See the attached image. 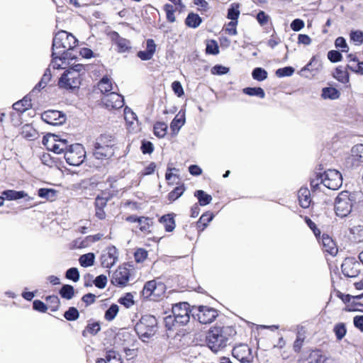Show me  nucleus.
Listing matches in <instances>:
<instances>
[{
	"instance_id": "f257e3e1",
	"label": "nucleus",
	"mask_w": 363,
	"mask_h": 363,
	"mask_svg": "<svg viewBox=\"0 0 363 363\" xmlns=\"http://www.w3.org/2000/svg\"><path fill=\"white\" fill-rule=\"evenodd\" d=\"M235 333L232 327H213L209 330L206 337L207 345L213 352H217L228 345L230 337Z\"/></svg>"
},
{
	"instance_id": "f03ea898",
	"label": "nucleus",
	"mask_w": 363,
	"mask_h": 363,
	"mask_svg": "<svg viewBox=\"0 0 363 363\" xmlns=\"http://www.w3.org/2000/svg\"><path fill=\"white\" fill-rule=\"evenodd\" d=\"M85 72L83 65L77 64L69 68L62 74L58 86L65 89L79 88L81 84V74Z\"/></svg>"
},
{
	"instance_id": "7ed1b4c3",
	"label": "nucleus",
	"mask_w": 363,
	"mask_h": 363,
	"mask_svg": "<svg viewBox=\"0 0 363 363\" xmlns=\"http://www.w3.org/2000/svg\"><path fill=\"white\" fill-rule=\"evenodd\" d=\"M77 45L75 37L65 30L58 32L53 38V55H64L67 50L73 49Z\"/></svg>"
},
{
	"instance_id": "20e7f679",
	"label": "nucleus",
	"mask_w": 363,
	"mask_h": 363,
	"mask_svg": "<svg viewBox=\"0 0 363 363\" xmlns=\"http://www.w3.org/2000/svg\"><path fill=\"white\" fill-rule=\"evenodd\" d=\"M355 203L354 195L347 191L339 193L334 201V211L337 216L345 218L349 216Z\"/></svg>"
},
{
	"instance_id": "39448f33",
	"label": "nucleus",
	"mask_w": 363,
	"mask_h": 363,
	"mask_svg": "<svg viewBox=\"0 0 363 363\" xmlns=\"http://www.w3.org/2000/svg\"><path fill=\"white\" fill-rule=\"evenodd\" d=\"M189 305L186 302L179 303L172 306L173 316L168 315L164 318L166 327L171 329L174 322L179 325H186L190 320Z\"/></svg>"
},
{
	"instance_id": "423d86ee",
	"label": "nucleus",
	"mask_w": 363,
	"mask_h": 363,
	"mask_svg": "<svg viewBox=\"0 0 363 363\" xmlns=\"http://www.w3.org/2000/svg\"><path fill=\"white\" fill-rule=\"evenodd\" d=\"M157 321L155 316L145 315L136 323L135 330L139 337L145 342L155 335L157 332Z\"/></svg>"
},
{
	"instance_id": "0eeeda50",
	"label": "nucleus",
	"mask_w": 363,
	"mask_h": 363,
	"mask_svg": "<svg viewBox=\"0 0 363 363\" xmlns=\"http://www.w3.org/2000/svg\"><path fill=\"white\" fill-rule=\"evenodd\" d=\"M86 152L80 144L72 145L65 152V159L67 162L73 166L80 165L84 160Z\"/></svg>"
},
{
	"instance_id": "6e6552de",
	"label": "nucleus",
	"mask_w": 363,
	"mask_h": 363,
	"mask_svg": "<svg viewBox=\"0 0 363 363\" xmlns=\"http://www.w3.org/2000/svg\"><path fill=\"white\" fill-rule=\"evenodd\" d=\"M321 183L329 189L337 190L342 184V174L336 169H328L322 174Z\"/></svg>"
},
{
	"instance_id": "1a4fd4ad",
	"label": "nucleus",
	"mask_w": 363,
	"mask_h": 363,
	"mask_svg": "<svg viewBox=\"0 0 363 363\" xmlns=\"http://www.w3.org/2000/svg\"><path fill=\"white\" fill-rule=\"evenodd\" d=\"M165 285L156 280L147 281L143 289V296L145 298H150L153 300L160 298L165 293Z\"/></svg>"
},
{
	"instance_id": "9d476101",
	"label": "nucleus",
	"mask_w": 363,
	"mask_h": 363,
	"mask_svg": "<svg viewBox=\"0 0 363 363\" xmlns=\"http://www.w3.org/2000/svg\"><path fill=\"white\" fill-rule=\"evenodd\" d=\"M345 165L349 168L363 165V144H358L352 147L350 154L345 158Z\"/></svg>"
},
{
	"instance_id": "9b49d317",
	"label": "nucleus",
	"mask_w": 363,
	"mask_h": 363,
	"mask_svg": "<svg viewBox=\"0 0 363 363\" xmlns=\"http://www.w3.org/2000/svg\"><path fill=\"white\" fill-rule=\"evenodd\" d=\"M232 354L240 363H251L254 359L252 349L246 344L235 346L232 350Z\"/></svg>"
},
{
	"instance_id": "f8f14e48",
	"label": "nucleus",
	"mask_w": 363,
	"mask_h": 363,
	"mask_svg": "<svg viewBox=\"0 0 363 363\" xmlns=\"http://www.w3.org/2000/svg\"><path fill=\"white\" fill-rule=\"evenodd\" d=\"M194 310H197V312H194V315L202 324H209L218 316V311L208 306H200L198 308H195Z\"/></svg>"
},
{
	"instance_id": "ddd939ff",
	"label": "nucleus",
	"mask_w": 363,
	"mask_h": 363,
	"mask_svg": "<svg viewBox=\"0 0 363 363\" xmlns=\"http://www.w3.org/2000/svg\"><path fill=\"white\" fill-rule=\"evenodd\" d=\"M106 137L101 136L99 141L96 143L94 155L96 159L102 160L106 157H109L113 155V149L112 146L113 143L109 140L108 144H105L104 140Z\"/></svg>"
},
{
	"instance_id": "4468645a",
	"label": "nucleus",
	"mask_w": 363,
	"mask_h": 363,
	"mask_svg": "<svg viewBox=\"0 0 363 363\" xmlns=\"http://www.w3.org/2000/svg\"><path fill=\"white\" fill-rule=\"evenodd\" d=\"M101 100L105 107L108 110L121 108L124 105L123 97L116 92L104 95Z\"/></svg>"
},
{
	"instance_id": "2eb2a0df",
	"label": "nucleus",
	"mask_w": 363,
	"mask_h": 363,
	"mask_svg": "<svg viewBox=\"0 0 363 363\" xmlns=\"http://www.w3.org/2000/svg\"><path fill=\"white\" fill-rule=\"evenodd\" d=\"M41 118L43 121L52 125H62L66 121L65 115L61 111L56 110H48L42 113Z\"/></svg>"
},
{
	"instance_id": "dca6fc26",
	"label": "nucleus",
	"mask_w": 363,
	"mask_h": 363,
	"mask_svg": "<svg viewBox=\"0 0 363 363\" xmlns=\"http://www.w3.org/2000/svg\"><path fill=\"white\" fill-rule=\"evenodd\" d=\"M57 136L51 135L50 138H43V144L47 145L48 149L56 154L65 152L67 148V142L66 140H57Z\"/></svg>"
},
{
	"instance_id": "f3484780",
	"label": "nucleus",
	"mask_w": 363,
	"mask_h": 363,
	"mask_svg": "<svg viewBox=\"0 0 363 363\" xmlns=\"http://www.w3.org/2000/svg\"><path fill=\"white\" fill-rule=\"evenodd\" d=\"M118 253L117 249L113 247H108L103 251L101 255V262L104 267L111 268L117 262Z\"/></svg>"
},
{
	"instance_id": "a211bd4d",
	"label": "nucleus",
	"mask_w": 363,
	"mask_h": 363,
	"mask_svg": "<svg viewBox=\"0 0 363 363\" xmlns=\"http://www.w3.org/2000/svg\"><path fill=\"white\" fill-rule=\"evenodd\" d=\"M360 264L352 258H346L343 261L341 269L343 274L347 277H356L359 274Z\"/></svg>"
},
{
	"instance_id": "6ab92c4d",
	"label": "nucleus",
	"mask_w": 363,
	"mask_h": 363,
	"mask_svg": "<svg viewBox=\"0 0 363 363\" xmlns=\"http://www.w3.org/2000/svg\"><path fill=\"white\" fill-rule=\"evenodd\" d=\"M130 271L125 267H119L113 274L111 283L115 286H124L129 281Z\"/></svg>"
},
{
	"instance_id": "aec40b11",
	"label": "nucleus",
	"mask_w": 363,
	"mask_h": 363,
	"mask_svg": "<svg viewBox=\"0 0 363 363\" xmlns=\"http://www.w3.org/2000/svg\"><path fill=\"white\" fill-rule=\"evenodd\" d=\"M323 250L331 255H335L337 252V247L333 239L328 235L322 237Z\"/></svg>"
},
{
	"instance_id": "412c9836",
	"label": "nucleus",
	"mask_w": 363,
	"mask_h": 363,
	"mask_svg": "<svg viewBox=\"0 0 363 363\" xmlns=\"http://www.w3.org/2000/svg\"><path fill=\"white\" fill-rule=\"evenodd\" d=\"M298 199L300 206L306 208L309 207L311 203V192L308 188L302 187L298 192Z\"/></svg>"
},
{
	"instance_id": "4be33fe9",
	"label": "nucleus",
	"mask_w": 363,
	"mask_h": 363,
	"mask_svg": "<svg viewBox=\"0 0 363 363\" xmlns=\"http://www.w3.org/2000/svg\"><path fill=\"white\" fill-rule=\"evenodd\" d=\"M323 68V65L321 61L317 60L315 56H313L310 62L301 69V74L303 76L308 77L307 75H305V72L306 71H315V72H320Z\"/></svg>"
},
{
	"instance_id": "5701e85b",
	"label": "nucleus",
	"mask_w": 363,
	"mask_h": 363,
	"mask_svg": "<svg viewBox=\"0 0 363 363\" xmlns=\"http://www.w3.org/2000/svg\"><path fill=\"white\" fill-rule=\"evenodd\" d=\"M185 123V114L184 112L179 111L174 118L172 120L171 124H170V128L172 130L177 133L180 128L184 125Z\"/></svg>"
},
{
	"instance_id": "b1692460",
	"label": "nucleus",
	"mask_w": 363,
	"mask_h": 363,
	"mask_svg": "<svg viewBox=\"0 0 363 363\" xmlns=\"http://www.w3.org/2000/svg\"><path fill=\"white\" fill-rule=\"evenodd\" d=\"M4 199L9 201L18 200L28 196V194L23 191L6 190L2 192Z\"/></svg>"
},
{
	"instance_id": "393cba45",
	"label": "nucleus",
	"mask_w": 363,
	"mask_h": 363,
	"mask_svg": "<svg viewBox=\"0 0 363 363\" xmlns=\"http://www.w3.org/2000/svg\"><path fill=\"white\" fill-rule=\"evenodd\" d=\"M139 229L144 233H150L151 227L153 225L152 219L148 217H140L138 222Z\"/></svg>"
},
{
	"instance_id": "a878e982",
	"label": "nucleus",
	"mask_w": 363,
	"mask_h": 363,
	"mask_svg": "<svg viewBox=\"0 0 363 363\" xmlns=\"http://www.w3.org/2000/svg\"><path fill=\"white\" fill-rule=\"evenodd\" d=\"M21 134L29 140H35L38 137L37 131L29 124H26L21 128Z\"/></svg>"
},
{
	"instance_id": "bb28decb",
	"label": "nucleus",
	"mask_w": 363,
	"mask_h": 363,
	"mask_svg": "<svg viewBox=\"0 0 363 363\" xmlns=\"http://www.w3.org/2000/svg\"><path fill=\"white\" fill-rule=\"evenodd\" d=\"M160 222L164 226L167 232H172L175 228V221L171 214H167L160 218Z\"/></svg>"
},
{
	"instance_id": "cd10ccee",
	"label": "nucleus",
	"mask_w": 363,
	"mask_h": 363,
	"mask_svg": "<svg viewBox=\"0 0 363 363\" xmlns=\"http://www.w3.org/2000/svg\"><path fill=\"white\" fill-rule=\"evenodd\" d=\"M340 91L334 87H325L322 90L321 96L324 99L335 100L340 97Z\"/></svg>"
},
{
	"instance_id": "c85d7f7f",
	"label": "nucleus",
	"mask_w": 363,
	"mask_h": 363,
	"mask_svg": "<svg viewBox=\"0 0 363 363\" xmlns=\"http://www.w3.org/2000/svg\"><path fill=\"white\" fill-rule=\"evenodd\" d=\"M98 88L103 93L106 94L113 89L111 79L108 77H104L98 83Z\"/></svg>"
},
{
	"instance_id": "c756f323",
	"label": "nucleus",
	"mask_w": 363,
	"mask_h": 363,
	"mask_svg": "<svg viewBox=\"0 0 363 363\" xmlns=\"http://www.w3.org/2000/svg\"><path fill=\"white\" fill-rule=\"evenodd\" d=\"M194 196L198 199L201 206H206L209 204L212 201L211 195L206 194L203 190H197L194 193Z\"/></svg>"
},
{
	"instance_id": "7c9ffc66",
	"label": "nucleus",
	"mask_w": 363,
	"mask_h": 363,
	"mask_svg": "<svg viewBox=\"0 0 363 363\" xmlns=\"http://www.w3.org/2000/svg\"><path fill=\"white\" fill-rule=\"evenodd\" d=\"M30 107H31L30 100L28 99L26 97L13 104V109L19 112H24Z\"/></svg>"
},
{
	"instance_id": "2f4dec72",
	"label": "nucleus",
	"mask_w": 363,
	"mask_h": 363,
	"mask_svg": "<svg viewBox=\"0 0 363 363\" xmlns=\"http://www.w3.org/2000/svg\"><path fill=\"white\" fill-rule=\"evenodd\" d=\"M185 22L189 27L197 28L201 23V18L198 14L191 13L188 15Z\"/></svg>"
},
{
	"instance_id": "473e14b6",
	"label": "nucleus",
	"mask_w": 363,
	"mask_h": 363,
	"mask_svg": "<svg viewBox=\"0 0 363 363\" xmlns=\"http://www.w3.org/2000/svg\"><path fill=\"white\" fill-rule=\"evenodd\" d=\"M243 93L249 96H256L261 99L265 97V93L261 87H247L243 89Z\"/></svg>"
},
{
	"instance_id": "72a5a7b5",
	"label": "nucleus",
	"mask_w": 363,
	"mask_h": 363,
	"mask_svg": "<svg viewBox=\"0 0 363 363\" xmlns=\"http://www.w3.org/2000/svg\"><path fill=\"white\" fill-rule=\"evenodd\" d=\"M94 259H95V256H94V253L90 252V253H87V254L82 255L79 259V262L81 266H82L84 267H91L94 264Z\"/></svg>"
},
{
	"instance_id": "f704fd0d",
	"label": "nucleus",
	"mask_w": 363,
	"mask_h": 363,
	"mask_svg": "<svg viewBox=\"0 0 363 363\" xmlns=\"http://www.w3.org/2000/svg\"><path fill=\"white\" fill-rule=\"evenodd\" d=\"M333 332L335 334L336 338L341 340L347 333L346 325L343 323H338L335 325Z\"/></svg>"
},
{
	"instance_id": "c9c22d12",
	"label": "nucleus",
	"mask_w": 363,
	"mask_h": 363,
	"mask_svg": "<svg viewBox=\"0 0 363 363\" xmlns=\"http://www.w3.org/2000/svg\"><path fill=\"white\" fill-rule=\"evenodd\" d=\"M60 294L62 298L69 300L74 295V287L69 284L64 285L60 291Z\"/></svg>"
},
{
	"instance_id": "e433bc0d",
	"label": "nucleus",
	"mask_w": 363,
	"mask_h": 363,
	"mask_svg": "<svg viewBox=\"0 0 363 363\" xmlns=\"http://www.w3.org/2000/svg\"><path fill=\"white\" fill-rule=\"evenodd\" d=\"M268 74L267 72L261 68V67H257L253 69L252 72V77L254 79L257 81H264L267 78Z\"/></svg>"
},
{
	"instance_id": "4c0bfd02",
	"label": "nucleus",
	"mask_w": 363,
	"mask_h": 363,
	"mask_svg": "<svg viewBox=\"0 0 363 363\" xmlns=\"http://www.w3.org/2000/svg\"><path fill=\"white\" fill-rule=\"evenodd\" d=\"M101 362H104V360ZM104 363H123V362L118 353L115 351H109L106 356Z\"/></svg>"
},
{
	"instance_id": "58836bf2",
	"label": "nucleus",
	"mask_w": 363,
	"mask_h": 363,
	"mask_svg": "<svg viewBox=\"0 0 363 363\" xmlns=\"http://www.w3.org/2000/svg\"><path fill=\"white\" fill-rule=\"evenodd\" d=\"M206 52L210 55H218L219 53L218 43L215 40H208L206 42Z\"/></svg>"
},
{
	"instance_id": "ea45409f",
	"label": "nucleus",
	"mask_w": 363,
	"mask_h": 363,
	"mask_svg": "<svg viewBox=\"0 0 363 363\" xmlns=\"http://www.w3.org/2000/svg\"><path fill=\"white\" fill-rule=\"evenodd\" d=\"M239 15H240L239 4H232L228 11V18L229 19H230L231 21H238Z\"/></svg>"
},
{
	"instance_id": "a19ab883",
	"label": "nucleus",
	"mask_w": 363,
	"mask_h": 363,
	"mask_svg": "<svg viewBox=\"0 0 363 363\" xmlns=\"http://www.w3.org/2000/svg\"><path fill=\"white\" fill-rule=\"evenodd\" d=\"M118 306L116 304H112L105 313V319L108 321L113 320L118 314Z\"/></svg>"
},
{
	"instance_id": "79ce46f5",
	"label": "nucleus",
	"mask_w": 363,
	"mask_h": 363,
	"mask_svg": "<svg viewBox=\"0 0 363 363\" xmlns=\"http://www.w3.org/2000/svg\"><path fill=\"white\" fill-rule=\"evenodd\" d=\"M167 125L164 123H157L154 126L155 135L163 138L167 133Z\"/></svg>"
},
{
	"instance_id": "37998d69",
	"label": "nucleus",
	"mask_w": 363,
	"mask_h": 363,
	"mask_svg": "<svg viewBox=\"0 0 363 363\" xmlns=\"http://www.w3.org/2000/svg\"><path fill=\"white\" fill-rule=\"evenodd\" d=\"M323 357V354L320 350H313L309 354L307 362L308 363H318L320 362L321 359Z\"/></svg>"
},
{
	"instance_id": "c03bdc74",
	"label": "nucleus",
	"mask_w": 363,
	"mask_h": 363,
	"mask_svg": "<svg viewBox=\"0 0 363 363\" xmlns=\"http://www.w3.org/2000/svg\"><path fill=\"white\" fill-rule=\"evenodd\" d=\"M116 43L118 48V51L120 52H127L130 48V43L125 38H118Z\"/></svg>"
},
{
	"instance_id": "a18cd8bd",
	"label": "nucleus",
	"mask_w": 363,
	"mask_h": 363,
	"mask_svg": "<svg viewBox=\"0 0 363 363\" xmlns=\"http://www.w3.org/2000/svg\"><path fill=\"white\" fill-rule=\"evenodd\" d=\"M101 330V325L99 322H89L86 330L83 332V335H85V333L94 335Z\"/></svg>"
},
{
	"instance_id": "49530a36",
	"label": "nucleus",
	"mask_w": 363,
	"mask_h": 363,
	"mask_svg": "<svg viewBox=\"0 0 363 363\" xmlns=\"http://www.w3.org/2000/svg\"><path fill=\"white\" fill-rule=\"evenodd\" d=\"M185 188L184 186H179L174 188L171 192L169 193L168 198L170 201H175L179 199L184 192Z\"/></svg>"
},
{
	"instance_id": "de8ad7c7",
	"label": "nucleus",
	"mask_w": 363,
	"mask_h": 363,
	"mask_svg": "<svg viewBox=\"0 0 363 363\" xmlns=\"http://www.w3.org/2000/svg\"><path fill=\"white\" fill-rule=\"evenodd\" d=\"M334 77L336 79L342 83H346L349 81V76L346 71L337 68L334 74Z\"/></svg>"
},
{
	"instance_id": "09e8293b",
	"label": "nucleus",
	"mask_w": 363,
	"mask_h": 363,
	"mask_svg": "<svg viewBox=\"0 0 363 363\" xmlns=\"http://www.w3.org/2000/svg\"><path fill=\"white\" fill-rule=\"evenodd\" d=\"M164 10L166 12L167 19L168 21L173 23L175 21L174 11L175 9L172 4H167L164 6Z\"/></svg>"
},
{
	"instance_id": "8fccbe9b",
	"label": "nucleus",
	"mask_w": 363,
	"mask_h": 363,
	"mask_svg": "<svg viewBox=\"0 0 363 363\" xmlns=\"http://www.w3.org/2000/svg\"><path fill=\"white\" fill-rule=\"evenodd\" d=\"M213 217L214 216L213 213H203L199 218V220L198 221V225L199 226L200 224H202L203 228L201 230H203L208 225V223L213 220Z\"/></svg>"
},
{
	"instance_id": "3c124183",
	"label": "nucleus",
	"mask_w": 363,
	"mask_h": 363,
	"mask_svg": "<svg viewBox=\"0 0 363 363\" xmlns=\"http://www.w3.org/2000/svg\"><path fill=\"white\" fill-rule=\"evenodd\" d=\"M124 118L128 124L132 125L137 117L135 113L130 108L126 106L124 108Z\"/></svg>"
},
{
	"instance_id": "603ef678",
	"label": "nucleus",
	"mask_w": 363,
	"mask_h": 363,
	"mask_svg": "<svg viewBox=\"0 0 363 363\" xmlns=\"http://www.w3.org/2000/svg\"><path fill=\"white\" fill-rule=\"evenodd\" d=\"M66 278L77 282L79 279V272L75 267H72L66 272Z\"/></svg>"
},
{
	"instance_id": "864d4df0",
	"label": "nucleus",
	"mask_w": 363,
	"mask_h": 363,
	"mask_svg": "<svg viewBox=\"0 0 363 363\" xmlns=\"http://www.w3.org/2000/svg\"><path fill=\"white\" fill-rule=\"evenodd\" d=\"M294 72V69L291 67H286L284 68L278 69L276 71V75L279 77H289Z\"/></svg>"
},
{
	"instance_id": "5fc2aeb1",
	"label": "nucleus",
	"mask_w": 363,
	"mask_h": 363,
	"mask_svg": "<svg viewBox=\"0 0 363 363\" xmlns=\"http://www.w3.org/2000/svg\"><path fill=\"white\" fill-rule=\"evenodd\" d=\"M55 191L50 189H40L38 190V196L41 198H45L47 199H52L55 196Z\"/></svg>"
},
{
	"instance_id": "6e6d98bb",
	"label": "nucleus",
	"mask_w": 363,
	"mask_h": 363,
	"mask_svg": "<svg viewBox=\"0 0 363 363\" xmlns=\"http://www.w3.org/2000/svg\"><path fill=\"white\" fill-rule=\"evenodd\" d=\"M64 316L68 320H75L79 318V312L77 308L71 307L65 313Z\"/></svg>"
},
{
	"instance_id": "4d7b16f0",
	"label": "nucleus",
	"mask_w": 363,
	"mask_h": 363,
	"mask_svg": "<svg viewBox=\"0 0 363 363\" xmlns=\"http://www.w3.org/2000/svg\"><path fill=\"white\" fill-rule=\"evenodd\" d=\"M134 256L137 262H143L147 257V251L145 249L139 248L135 251Z\"/></svg>"
},
{
	"instance_id": "13d9d810",
	"label": "nucleus",
	"mask_w": 363,
	"mask_h": 363,
	"mask_svg": "<svg viewBox=\"0 0 363 363\" xmlns=\"http://www.w3.org/2000/svg\"><path fill=\"white\" fill-rule=\"evenodd\" d=\"M350 38L357 45H360L363 43V32L360 30L352 31Z\"/></svg>"
},
{
	"instance_id": "bf43d9fd",
	"label": "nucleus",
	"mask_w": 363,
	"mask_h": 363,
	"mask_svg": "<svg viewBox=\"0 0 363 363\" xmlns=\"http://www.w3.org/2000/svg\"><path fill=\"white\" fill-rule=\"evenodd\" d=\"M53 59L52 61V66L54 69L62 68V64L64 63L62 59L65 60V57L64 55H53Z\"/></svg>"
},
{
	"instance_id": "052dcab7",
	"label": "nucleus",
	"mask_w": 363,
	"mask_h": 363,
	"mask_svg": "<svg viewBox=\"0 0 363 363\" xmlns=\"http://www.w3.org/2000/svg\"><path fill=\"white\" fill-rule=\"evenodd\" d=\"M94 283L96 287L104 289L107 284V277L105 275H99L95 279Z\"/></svg>"
},
{
	"instance_id": "680f3d73",
	"label": "nucleus",
	"mask_w": 363,
	"mask_h": 363,
	"mask_svg": "<svg viewBox=\"0 0 363 363\" xmlns=\"http://www.w3.org/2000/svg\"><path fill=\"white\" fill-rule=\"evenodd\" d=\"M347 67L355 73L363 74V62H358L357 64H348Z\"/></svg>"
},
{
	"instance_id": "e2e57ef3",
	"label": "nucleus",
	"mask_w": 363,
	"mask_h": 363,
	"mask_svg": "<svg viewBox=\"0 0 363 363\" xmlns=\"http://www.w3.org/2000/svg\"><path fill=\"white\" fill-rule=\"evenodd\" d=\"M120 303L124 305L126 308L131 307L134 304L132 294H126L124 297L120 298Z\"/></svg>"
},
{
	"instance_id": "0e129e2a",
	"label": "nucleus",
	"mask_w": 363,
	"mask_h": 363,
	"mask_svg": "<svg viewBox=\"0 0 363 363\" xmlns=\"http://www.w3.org/2000/svg\"><path fill=\"white\" fill-rule=\"evenodd\" d=\"M322 180V173L317 174L314 178H312L311 180V186L313 189H320V186L323 184L321 183Z\"/></svg>"
},
{
	"instance_id": "69168bd1",
	"label": "nucleus",
	"mask_w": 363,
	"mask_h": 363,
	"mask_svg": "<svg viewBox=\"0 0 363 363\" xmlns=\"http://www.w3.org/2000/svg\"><path fill=\"white\" fill-rule=\"evenodd\" d=\"M328 58L332 62H340L342 59V55L336 50H330L328 53Z\"/></svg>"
},
{
	"instance_id": "338daca9",
	"label": "nucleus",
	"mask_w": 363,
	"mask_h": 363,
	"mask_svg": "<svg viewBox=\"0 0 363 363\" xmlns=\"http://www.w3.org/2000/svg\"><path fill=\"white\" fill-rule=\"evenodd\" d=\"M172 88L174 94H177L179 97L182 96L184 94V89L179 82L174 81L172 84Z\"/></svg>"
},
{
	"instance_id": "774afa93",
	"label": "nucleus",
	"mask_w": 363,
	"mask_h": 363,
	"mask_svg": "<svg viewBox=\"0 0 363 363\" xmlns=\"http://www.w3.org/2000/svg\"><path fill=\"white\" fill-rule=\"evenodd\" d=\"M269 19V16L267 15L264 11H259L257 15V20L261 26L266 25Z\"/></svg>"
}]
</instances>
